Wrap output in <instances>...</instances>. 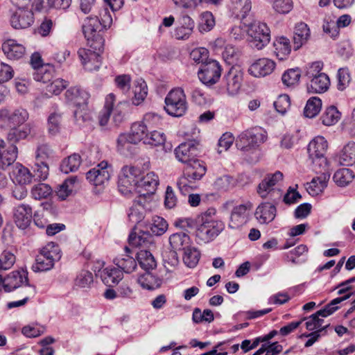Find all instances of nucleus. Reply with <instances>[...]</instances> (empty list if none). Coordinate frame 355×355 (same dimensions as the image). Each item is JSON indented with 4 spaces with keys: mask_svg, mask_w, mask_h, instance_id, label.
<instances>
[{
    "mask_svg": "<svg viewBox=\"0 0 355 355\" xmlns=\"http://www.w3.org/2000/svg\"><path fill=\"white\" fill-rule=\"evenodd\" d=\"M28 116L26 110L21 107L14 110L0 109V127L11 128L7 136L9 141L15 143L25 139L32 133H35V125L33 123H28L20 127L28 120Z\"/></svg>",
    "mask_w": 355,
    "mask_h": 355,
    "instance_id": "1",
    "label": "nucleus"
},
{
    "mask_svg": "<svg viewBox=\"0 0 355 355\" xmlns=\"http://www.w3.org/2000/svg\"><path fill=\"white\" fill-rule=\"evenodd\" d=\"M216 211L214 208H209L205 212L197 216L198 223L197 236L205 243L209 242L216 238L224 229L221 221L213 219Z\"/></svg>",
    "mask_w": 355,
    "mask_h": 355,
    "instance_id": "2",
    "label": "nucleus"
},
{
    "mask_svg": "<svg viewBox=\"0 0 355 355\" xmlns=\"http://www.w3.org/2000/svg\"><path fill=\"white\" fill-rule=\"evenodd\" d=\"M149 130L141 121L132 124L129 134H121L117 139V150L120 153L127 155L130 152L132 144H137L146 139Z\"/></svg>",
    "mask_w": 355,
    "mask_h": 355,
    "instance_id": "3",
    "label": "nucleus"
},
{
    "mask_svg": "<svg viewBox=\"0 0 355 355\" xmlns=\"http://www.w3.org/2000/svg\"><path fill=\"white\" fill-rule=\"evenodd\" d=\"M283 174L280 171L267 174L258 184L257 192L261 198H268L274 202L281 199L282 190L280 183L283 180Z\"/></svg>",
    "mask_w": 355,
    "mask_h": 355,
    "instance_id": "4",
    "label": "nucleus"
},
{
    "mask_svg": "<svg viewBox=\"0 0 355 355\" xmlns=\"http://www.w3.org/2000/svg\"><path fill=\"white\" fill-rule=\"evenodd\" d=\"M61 254L59 247L53 242L49 243L40 250L36 257L35 263L32 269L34 272H43L51 270L56 261L60 260Z\"/></svg>",
    "mask_w": 355,
    "mask_h": 355,
    "instance_id": "5",
    "label": "nucleus"
},
{
    "mask_svg": "<svg viewBox=\"0 0 355 355\" xmlns=\"http://www.w3.org/2000/svg\"><path fill=\"white\" fill-rule=\"evenodd\" d=\"M266 132L259 127H255L241 132L236 139L237 148L244 152L256 149L266 139Z\"/></svg>",
    "mask_w": 355,
    "mask_h": 355,
    "instance_id": "6",
    "label": "nucleus"
},
{
    "mask_svg": "<svg viewBox=\"0 0 355 355\" xmlns=\"http://www.w3.org/2000/svg\"><path fill=\"white\" fill-rule=\"evenodd\" d=\"M141 175V170L133 166H123L119 175L118 189L119 192L127 196L137 187Z\"/></svg>",
    "mask_w": 355,
    "mask_h": 355,
    "instance_id": "7",
    "label": "nucleus"
},
{
    "mask_svg": "<svg viewBox=\"0 0 355 355\" xmlns=\"http://www.w3.org/2000/svg\"><path fill=\"white\" fill-rule=\"evenodd\" d=\"M247 34L252 46L263 49L270 40V31L266 23L254 21L248 26Z\"/></svg>",
    "mask_w": 355,
    "mask_h": 355,
    "instance_id": "8",
    "label": "nucleus"
},
{
    "mask_svg": "<svg viewBox=\"0 0 355 355\" xmlns=\"http://www.w3.org/2000/svg\"><path fill=\"white\" fill-rule=\"evenodd\" d=\"M82 28L85 38L91 42L90 47L100 51L103 46L104 40L100 34L103 28L98 17H86Z\"/></svg>",
    "mask_w": 355,
    "mask_h": 355,
    "instance_id": "9",
    "label": "nucleus"
},
{
    "mask_svg": "<svg viewBox=\"0 0 355 355\" xmlns=\"http://www.w3.org/2000/svg\"><path fill=\"white\" fill-rule=\"evenodd\" d=\"M327 148V141L322 136H317L309 142L308 153L313 167H318L322 170L327 168V160L324 157Z\"/></svg>",
    "mask_w": 355,
    "mask_h": 355,
    "instance_id": "10",
    "label": "nucleus"
},
{
    "mask_svg": "<svg viewBox=\"0 0 355 355\" xmlns=\"http://www.w3.org/2000/svg\"><path fill=\"white\" fill-rule=\"evenodd\" d=\"M112 173V166L103 161L86 173L87 180L95 186L107 184Z\"/></svg>",
    "mask_w": 355,
    "mask_h": 355,
    "instance_id": "11",
    "label": "nucleus"
},
{
    "mask_svg": "<svg viewBox=\"0 0 355 355\" xmlns=\"http://www.w3.org/2000/svg\"><path fill=\"white\" fill-rule=\"evenodd\" d=\"M221 75L220 66L216 60H210L202 63L198 71L199 79L205 85H214Z\"/></svg>",
    "mask_w": 355,
    "mask_h": 355,
    "instance_id": "12",
    "label": "nucleus"
},
{
    "mask_svg": "<svg viewBox=\"0 0 355 355\" xmlns=\"http://www.w3.org/2000/svg\"><path fill=\"white\" fill-rule=\"evenodd\" d=\"M103 48L100 51L94 49H89L85 48H80L78 51V58L84 67L88 71H97L100 68L102 61L100 53L102 51Z\"/></svg>",
    "mask_w": 355,
    "mask_h": 355,
    "instance_id": "13",
    "label": "nucleus"
},
{
    "mask_svg": "<svg viewBox=\"0 0 355 355\" xmlns=\"http://www.w3.org/2000/svg\"><path fill=\"white\" fill-rule=\"evenodd\" d=\"M33 21V13L28 7H17L15 10L11 11L10 22L15 29L27 28Z\"/></svg>",
    "mask_w": 355,
    "mask_h": 355,
    "instance_id": "14",
    "label": "nucleus"
},
{
    "mask_svg": "<svg viewBox=\"0 0 355 355\" xmlns=\"http://www.w3.org/2000/svg\"><path fill=\"white\" fill-rule=\"evenodd\" d=\"M179 168L182 171V178L189 182L200 180L206 173V168L198 159L181 164Z\"/></svg>",
    "mask_w": 355,
    "mask_h": 355,
    "instance_id": "15",
    "label": "nucleus"
},
{
    "mask_svg": "<svg viewBox=\"0 0 355 355\" xmlns=\"http://www.w3.org/2000/svg\"><path fill=\"white\" fill-rule=\"evenodd\" d=\"M252 209V204L250 202L235 206L230 215L229 227L236 230L246 224L248 221L249 212Z\"/></svg>",
    "mask_w": 355,
    "mask_h": 355,
    "instance_id": "16",
    "label": "nucleus"
},
{
    "mask_svg": "<svg viewBox=\"0 0 355 355\" xmlns=\"http://www.w3.org/2000/svg\"><path fill=\"white\" fill-rule=\"evenodd\" d=\"M28 276L26 271H13L6 277L2 279L1 288H3L6 292H11L13 290L21 287L22 291L28 283Z\"/></svg>",
    "mask_w": 355,
    "mask_h": 355,
    "instance_id": "17",
    "label": "nucleus"
},
{
    "mask_svg": "<svg viewBox=\"0 0 355 355\" xmlns=\"http://www.w3.org/2000/svg\"><path fill=\"white\" fill-rule=\"evenodd\" d=\"M191 239L189 235L183 233V241L181 245H184L182 248L183 255L182 260L184 263L189 268H195L200 259V253L194 246L190 245Z\"/></svg>",
    "mask_w": 355,
    "mask_h": 355,
    "instance_id": "18",
    "label": "nucleus"
},
{
    "mask_svg": "<svg viewBox=\"0 0 355 355\" xmlns=\"http://www.w3.org/2000/svg\"><path fill=\"white\" fill-rule=\"evenodd\" d=\"M275 65V62L271 59L267 58H259L251 64L248 72L256 78L265 77L274 71Z\"/></svg>",
    "mask_w": 355,
    "mask_h": 355,
    "instance_id": "19",
    "label": "nucleus"
},
{
    "mask_svg": "<svg viewBox=\"0 0 355 355\" xmlns=\"http://www.w3.org/2000/svg\"><path fill=\"white\" fill-rule=\"evenodd\" d=\"M159 184L158 176L154 172L147 173L144 177L139 179L137 189L142 196L146 199L147 196L153 194Z\"/></svg>",
    "mask_w": 355,
    "mask_h": 355,
    "instance_id": "20",
    "label": "nucleus"
},
{
    "mask_svg": "<svg viewBox=\"0 0 355 355\" xmlns=\"http://www.w3.org/2000/svg\"><path fill=\"white\" fill-rule=\"evenodd\" d=\"M13 218L15 223L19 229H26L33 218L31 207L26 204H21L15 207L13 211Z\"/></svg>",
    "mask_w": 355,
    "mask_h": 355,
    "instance_id": "21",
    "label": "nucleus"
},
{
    "mask_svg": "<svg viewBox=\"0 0 355 355\" xmlns=\"http://www.w3.org/2000/svg\"><path fill=\"white\" fill-rule=\"evenodd\" d=\"M313 170L320 175L312 179L311 182L307 184L306 190L311 196H317L322 193L327 186V181L329 179V174L327 173V168L325 170L320 169L318 167H313Z\"/></svg>",
    "mask_w": 355,
    "mask_h": 355,
    "instance_id": "22",
    "label": "nucleus"
},
{
    "mask_svg": "<svg viewBox=\"0 0 355 355\" xmlns=\"http://www.w3.org/2000/svg\"><path fill=\"white\" fill-rule=\"evenodd\" d=\"M243 80V73L236 69L232 68L225 76V88L228 95L237 94L241 89Z\"/></svg>",
    "mask_w": 355,
    "mask_h": 355,
    "instance_id": "23",
    "label": "nucleus"
},
{
    "mask_svg": "<svg viewBox=\"0 0 355 355\" xmlns=\"http://www.w3.org/2000/svg\"><path fill=\"white\" fill-rule=\"evenodd\" d=\"M67 103L77 107L87 105L89 98V94L79 87H71L69 88L64 94Z\"/></svg>",
    "mask_w": 355,
    "mask_h": 355,
    "instance_id": "24",
    "label": "nucleus"
},
{
    "mask_svg": "<svg viewBox=\"0 0 355 355\" xmlns=\"http://www.w3.org/2000/svg\"><path fill=\"white\" fill-rule=\"evenodd\" d=\"M146 208V200L138 196L133 202L128 213V219L134 225L139 223L144 218Z\"/></svg>",
    "mask_w": 355,
    "mask_h": 355,
    "instance_id": "25",
    "label": "nucleus"
},
{
    "mask_svg": "<svg viewBox=\"0 0 355 355\" xmlns=\"http://www.w3.org/2000/svg\"><path fill=\"white\" fill-rule=\"evenodd\" d=\"M10 177L15 184L26 185L31 182L33 175L26 167L19 163H16L12 166Z\"/></svg>",
    "mask_w": 355,
    "mask_h": 355,
    "instance_id": "26",
    "label": "nucleus"
},
{
    "mask_svg": "<svg viewBox=\"0 0 355 355\" xmlns=\"http://www.w3.org/2000/svg\"><path fill=\"white\" fill-rule=\"evenodd\" d=\"M254 216L260 223H268L275 218L276 207L270 202H263L256 209Z\"/></svg>",
    "mask_w": 355,
    "mask_h": 355,
    "instance_id": "27",
    "label": "nucleus"
},
{
    "mask_svg": "<svg viewBox=\"0 0 355 355\" xmlns=\"http://www.w3.org/2000/svg\"><path fill=\"white\" fill-rule=\"evenodd\" d=\"M96 272V276H100L103 282L108 286L118 284L123 279V272L117 268L107 267L103 270Z\"/></svg>",
    "mask_w": 355,
    "mask_h": 355,
    "instance_id": "28",
    "label": "nucleus"
},
{
    "mask_svg": "<svg viewBox=\"0 0 355 355\" xmlns=\"http://www.w3.org/2000/svg\"><path fill=\"white\" fill-rule=\"evenodd\" d=\"M197 141L189 140L179 145V162L181 164L196 159Z\"/></svg>",
    "mask_w": 355,
    "mask_h": 355,
    "instance_id": "29",
    "label": "nucleus"
},
{
    "mask_svg": "<svg viewBox=\"0 0 355 355\" xmlns=\"http://www.w3.org/2000/svg\"><path fill=\"white\" fill-rule=\"evenodd\" d=\"M311 36L310 29L308 25L304 22L296 24L294 28V48L300 49L302 45L306 44Z\"/></svg>",
    "mask_w": 355,
    "mask_h": 355,
    "instance_id": "30",
    "label": "nucleus"
},
{
    "mask_svg": "<svg viewBox=\"0 0 355 355\" xmlns=\"http://www.w3.org/2000/svg\"><path fill=\"white\" fill-rule=\"evenodd\" d=\"M2 50L8 58L18 60L23 57L25 48L23 45L17 43L14 40H8L3 43Z\"/></svg>",
    "mask_w": 355,
    "mask_h": 355,
    "instance_id": "31",
    "label": "nucleus"
},
{
    "mask_svg": "<svg viewBox=\"0 0 355 355\" xmlns=\"http://www.w3.org/2000/svg\"><path fill=\"white\" fill-rule=\"evenodd\" d=\"M128 241L130 245L135 247L150 249L154 247L153 236L148 232L141 231L137 233H131Z\"/></svg>",
    "mask_w": 355,
    "mask_h": 355,
    "instance_id": "32",
    "label": "nucleus"
},
{
    "mask_svg": "<svg viewBox=\"0 0 355 355\" xmlns=\"http://www.w3.org/2000/svg\"><path fill=\"white\" fill-rule=\"evenodd\" d=\"M330 85L329 76L324 73H319L318 76L309 79L308 90L312 93H322L326 92Z\"/></svg>",
    "mask_w": 355,
    "mask_h": 355,
    "instance_id": "33",
    "label": "nucleus"
},
{
    "mask_svg": "<svg viewBox=\"0 0 355 355\" xmlns=\"http://www.w3.org/2000/svg\"><path fill=\"white\" fill-rule=\"evenodd\" d=\"M113 261L122 272L125 273L132 272L137 266L136 260L128 253L119 256Z\"/></svg>",
    "mask_w": 355,
    "mask_h": 355,
    "instance_id": "34",
    "label": "nucleus"
},
{
    "mask_svg": "<svg viewBox=\"0 0 355 355\" xmlns=\"http://www.w3.org/2000/svg\"><path fill=\"white\" fill-rule=\"evenodd\" d=\"M137 282L143 288L154 290L162 285V279L153 275L152 272H150L148 270L139 275Z\"/></svg>",
    "mask_w": 355,
    "mask_h": 355,
    "instance_id": "35",
    "label": "nucleus"
},
{
    "mask_svg": "<svg viewBox=\"0 0 355 355\" xmlns=\"http://www.w3.org/2000/svg\"><path fill=\"white\" fill-rule=\"evenodd\" d=\"M78 187V180L77 177L71 176L59 185L56 191L57 196L61 200H65Z\"/></svg>",
    "mask_w": 355,
    "mask_h": 355,
    "instance_id": "36",
    "label": "nucleus"
},
{
    "mask_svg": "<svg viewBox=\"0 0 355 355\" xmlns=\"http://www.w3.org/2000/svg\"><path fill=\"white\" fill-rule=\"evenodd\" d=\"M275 48V54L277 58L283 60L290 54L291 51V46L290 41L285 37H277L273 44Z\"/></svg>",
    "mask_w": 355,
    "mask_h": 355,
    "instance_id": "37",
    "label": "nucleus"
},
{
    "mask_svg": "<svg viewBox=\"0 0 355 355\" xmlns=\"http://www.w3.org/2000/svg\"><path fill=\"white\" fill-rule=\"evenodd\" d=\"M137 254V261L142 269L148 271L156 268L157 261L148 250L141 249Z\"/></svg>",
    "mask_w": 355,
    "mask_h": 355,
    "instance_id": "38",
    "label": "nucleus"
},
{
    "mask_svg": "<svg viewBox=\"0 0 355 355\" xmlns=\"http://www.w3.org/2000/svg\"><path fill=\"white\" fill-rule=\"evenodd\" d=\"M338 162L341 165L352 166L355 164V143L347 144L338 157Z\"/></svg>",
    "mask_w": 355,
    "mask_h": 355,
    "instance_id": "39",
    "label": "nucleus"
},
{
    "mask_svg": "<svg viewBox=\"0 0 355 355\" xmlns=\"http://www.w3.org/2000/svg\"><path fill=\"white\" fill-rule=\"evenodd\" d=\"M115 101V96L112 93L109 94L106 96L103 109L101 111L98 115V121L101 126H104L108 123Z\"/></svg>",
    "mask_w": 355,
    "mask_h": 355,
    "instance_id": "40",
    "label": "nucleus"
},
{
    "mask_svg": "<svg viewBox=\"0 0 355 355\" xmlns=\"http://www.w3.org/2000/svg\"><path fill=\"white\" fill-rule=\"evenodd\" d=\"M194 21L189 15H182L179 19V40H187L192 34Z\"/></svg>",
    "mask_w": 355,
    "mask_h": 355,
    "instance_id": "41",
    "label": "nucleus"
},
{
    "mask_svg": "<svg viewBox=\"0 0 355 355\" xmlns=\"http://www.w3.org/2000/svg\"><path fill=\"white\" fill-rule=\"evenodd\" d=\"M336 17L331 13L326 14L322 23L323 31L333 39L339 35V30L336 24Z\"/></svg>",
    "mask_w": 355,
    "mask_h": 355,
    "instance_id": "42",
    "label": "nucleus"
},
{
    "mask_svg": "<svg viewBox=\"0 0 355 355\" xmlns=\"http://www.w3.org/2000/svg\"><path fill=\"white\" fill-rule=\"evenodd\" d=\"M133 92L135 96L132 99V103L136 105H139L144 101L148 94L147 85L142 78H139L135 81Z\"/></svg>",
    "mask_w": 355,
    "mask_h": 355,
    "instance_id": "43",
    "label": "nucleus"
},
{
    "mask_svg": "<svg viewBox=\"0 0 355 355\" xmlns=\"http://www.w3.org/2000/svg\"><path fill=\"white\" fill-rule=\"evenodd\" d=\"M17 157V148L12 144L7 150L0 152V168H6L16 160Z\"/></svg>",
    "mask_w": 355,
    "mask_h": 355,
    "instance_id": "44",
    "label": "nucleus"
},
{
    "mask_svg": "<svg viewBox=\"0 0 355 355\" xmlns=\"http://www.w3.org/2000/svg\"><path fill=\"white\" fill-rule=\"evenodd\" d=\"M334 180L339 187H345L354 178L353 171L349 168H343L336 171Z\"/></svg>",
    "mask_w": 355,
    "mask_h": 355,
    "instance_id": "45",
    "label": "nucleus"
},
{
    "mask_svg": "<svg viewBox=\"0 0 355 355\" xmlns=\"http://www.w3.org/2000/svg\"><path fill=\"white\" fill-rule=\"evenodd\" d=\"M80 163V156L77 153H73L62 162L60 164V170L64 173L73 172L79 168Z\"/></svg>",
    "mask_w": 355,
    "mask_h": 355,
    "instance_id": "46",
    "label": "nucleus"
},
{
    "mask_svg": "<svg viewBox=\"0 0 355 355\" xmlns=\"http://www.w3.org/2000/svg\"><path fill=\"white\" fill-rule=\"evenodd\" d=\"M322 108V101L319 97L310 98L304 109V114L306 117L313 118L320 112Z\"/></svg>",
    "mask_w": 355,
    "mask_h": 355,
    "instance_id": "47",
    "label": "nucleus"
},
{
    "mask_svg": "<svg viewBox=\"0 0 355 355\" xmlns=\"http://www.w3.org/2000/svg\"><path fill=\"white\" fill-rule=\"evenodd\" d=\"M164 110L168 114L178 116V90L173 89L165 98Z\"/></svg>",
    "mask_w": 355,
    "mask_h": 355,
    "instance_id": "48",
    "label": "nucleus"
},
{
    "mask_svg": "<svg viewBox=\"0 0 355 355\" xmlns=\"http://www.w3.org/2000/svg\"><path fill=\"white\" fill-rule=\"evenodd\" d=\"M340 118V113L334 106H330L326 109L320 117L322 123L327 126L336 124Z\"/></svg>",
    "mask_w": 355,
    "mask_h": 355,
    "instance_id": "49",
    "label": "nucleus"
},
{
    "mask_svg": "<svg viewBox=\"0 0 355 355\" xmlns=\"http://www.w3.org/2000/svg\"><path fill=\"white\" fill-rule=\"evenodd\" d=\"M53 156V150L47 144H41L37 146L35 150L36 163H44L52 158Z\"/></svg>",
    "mask_w": 355,
    "mask_h": 355,
    "instance_id": "50",
    "label": "nucleus"
},
{
    "mask_svg": "<svg viewBox=\"0 0 355 355\" xmlns=\"http://www.w3.org/2000/svg\"><path fill=\"white\" fill-rule=\"evenodd\" d=\"M196 228L198 230V223H197V217L195 219L191 218H184L179 219V239L183 241V233L188 235L191 230Z\"/></svg>",
    "mask_w": 355,
    "mask_h": 355,
    "instance_id": "51",
    "label": "nucleus"
},
{
    "mask_svg": "<svg viewBox=\"0 0 355 355\" xmlns=\"http://www.w3.org/2000/svg\"><path fill=\"white\" fill-rule=\"evenodd\" d=\"M62 125V114L60 112H54L51 113L47 121L48 132L51 135H57Z\"/></svg>",
    "mask_w": 355,
    "mask_h": 355,
    "instance_id": "52",
    "label": "nucleus"
},
{
    "mask_svg": "<svg viewBox=\"0 0 355 355\" xmlns=\"http://www.w3.org/2000/svg\"><path fill=\"white\" fill-rule=\"evenodd\" d=\"M301 73L298 68L285 71L282 77V83L286 87H294L299 83Z\"/></svg>",
    "mask_w": 355,
    "mask_h": 355,
    "instance_id": "53",
    "label": "nucleus"
},
{
    "mask_svg": "<svg viewBox=\"0 0 355 355\" xmlns=\"http://www.w3.org/2000/svg\"><path fill=\"white\" fill-rule=\"evenodd\" d=\"M215 26V19L211 12L206 11L201 14L198 24V29L200 33L210 31Z\"/></svg>",
    "mask_w": 355,
    "mask_h": 355,
    "instance_id": "54",
    "label": "nucleus"
},
{
    "mask_svg": "<svg viewBox=\"0 0 355 355\" xmlns=\"http://www.w3.org/2000/svg\"><path fill=\"white\" fill-rule=\"evenodd\" d=\"M141 122L150 130L159 127L162 124V119L158 114L150 112L144 115Z\"/></svg>",
    "mask_w": 355,
    "mask_h": 355,
    "instance_id": "55",
    "label": "nucleus"
},
{
    "mask_svg": "<svg viewBox=\"0 0 355 355\" xmlns=\"http://www.w3.org/2000/svg\"><path fill=\"white\" fill-rule=\"evenodd\" d=\"M349 297L350 294H347L343 297L334 299L328 304H327L324 309L318 311V315H320L322 317H327L330 315L338 309L337 304L345 300H347Z\"/></svg>",
    "mask_w": 355,
    "mask_h": 355,
    "instance_id": "56",
    "label": "nucleus"
},
{
    "mask_svg": "<svg viewBox=\"0 0 355 355\" xmlns=\"http://www.w3.org/2000/svg\"><path fill=\"white\" fill-rule=\"evenodd\" d=\"M68 85L67 81L62 78H55L46 86V92L50 94L58 95Z\"/></svg>",
    "mask_w": 355,
    "mask_h": 355,
    "instance_id": "57",
    "label": "nucleus"
},
{
    "mask_svg": "<svg viewBox=\"0 0 355 355\" xmlns=\"http://www.w3.org/2000/svg\"><path fill=\"white\" fill-rule=\"evenodd\" d=\"M52 193L51 187L44 183H39L35 185L31 189L32 196L37 200L46 198Z\"/></svg>",
    "mask_w": 355,
    "mask_h": 355,
    "instance_id": "58",
    "label": "nucleus"
},
{
    "mask_svg": "<svg viewBox=\"0 0 355 355\" xmlns=\"http://www.w3.org/2000/svg\"><path fill=\"white\" fill-rule=\"evenodd\" d=\"M23 291V293L24 295V298L22 300H20L18 301H14V302H10L8 303L7 306L8 309H12V308L24 306L25 304H26L28 300L31 297H33L35 294V288L32 285H26L24 288V291Z\"/></svg>",
    "mask_w": 355,
    "mask_h": 355,
    "instance_id": "59",
    "label": "nucleus"
},
{
    "mask_svg": "<svg viewBox=\"0 0 355 355\" xmlns=\"http://www.w3.org/2000/svg\"><path fill=\"white\" fill-rule=\"evenodd\" d=\"M166 141V137L163 132L150 130L146 139L144 140V144L158 146L163 145Z\"/></svg>",
    "mask_w": 355,
    "mask_h": 355,
    "instance_id": "60",
    "label": "nucleus"
},
{
    "mask_svg": "<svg viewBox=\"0 0 355 355\" xmlns=\"http://www.w3.org/2000/svg\"><path fill=\"white\" fill-rule=\"evenodd\" d=\"M176 236L177 234H173L169 237L171 250L164 259L165 263H167L168 265L173 267H176L178 266V253L176 252L175 241Z\"/></svg>",
    "mask_w": 355,
    "mask_h": 355,
    "instance_id": "61",
    "label": "nucleus"
},
{
    "mask_svg": "<svg viewBox=\"0 0 355 355\" xmlns=\"http://www.w3.org/2000/svg\"><path fill=\"white\" fill-rule=\"evenodd\" d=\"M168 229V223L166 220L160 216H155L153 218V223L150 227L152 233L156 236L162 235Z\"/></svg>",
    "mask_w": 355,
    "mask_h": 355,
    "instance_id": "62",
    "label": "nucleus"
},
{
    "mask_svg": "<svg viewBox=\"0 0 355 355\" xmlns=\"http://www.w3.org/2000/svg\"><path fill=\"white\" fill-rule=\"evenodd\" d=\"M93 275L88 270H82L75 279V285L79 288H88L93 283Z\"/></svg>",
    "mask_w": 355,
    "mask_h": 355,
    "instance_id": "63",
    "label": "nucleus"
},
{
    "mask_svg": "<svg viewBox=\"0 0 355 355\" xmlns=\"http://www.w3.org/2000/svg\"><path fill=\"white\" fill-rule=\"evenodd\" d=\"M323 67V62L321 61H315L308 64L304 69L305 76L309 80L318 76L319 73H324L322 72Z\"/></svg>",
    "mask_w": 355,
    "mask_h": 355,
    "instance_id": "64",
    "label": "nucleus"
}]
</instances>
